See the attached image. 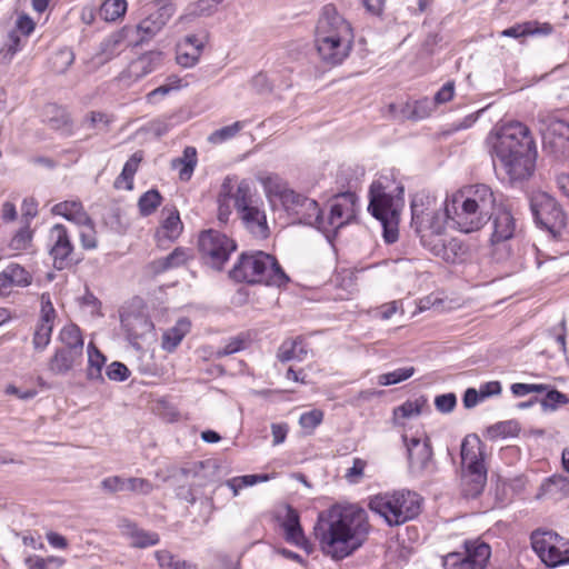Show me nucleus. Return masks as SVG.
Segmentation results:
<instances>
[{
    "mask_svg": "<svg viewBox=\"0 0 569 569\" xmlns=\"http://www.w3.org/2000/svg\"><path fill=\"white\" fill-rule=\"evenodd\" d=\"M369 531L368 515L357 505H333L319 513L313 527L320 550L333 560H342L362 547Z\"/></svg>",
    "mask_w": 569,
    "mask_h": 569,
    "instance_id": "1",
    "label": "nucleus"
},
{
    "mask_svg": "<svg viewBox=\"0 0 569 569\" xmlns=\"http://www.w3.org/2000/svg\"><path fill=\"white\" fill-rule=\"evenodd\" d=\"M496 197L487 184L478 183L463 187L446 199L449 222L461 232L480 230L492 216Z\"/></svg>",
    "mask_w": 569,
    "mask_h": 569,
    "instance_id": "2",
    "label": "nucleus"
},
{
    "mask_svg": "<svg viewBox=\"0 0 569 569\" xmlns=\"http://www.w3.org/2000/svg\"><path fill=\"white\" fill-rule=\"evenodd\" d=\"M351 24L333 4H326L315 29V47L321 61L329 66L342 63L353 44Z\"/></svg>",
    "mask_w": 569,
    "mask_h": 569,
    "instance_id": "3",
    "label": "nucleus"
},
{
    "mask_svg": "<svg viewBox=\"0 0 569 569\" xmlns=\"http://www.w3.org/2000/svg\"><path fill=\"white\" fill-rule=\"evenodd\" d=\"M264 193L272 204L281 203L289 216L299 223L316 227L320 221V208L316 200L289 189L286 182L278 176L268 174L259 178Z\"/></svg>",
    "mask_w": 569,
    "mask_h": 569,
    "instance_id": "4",
    "label": "nucleus"
},
{
    "mask_svg": "<svg viewBox=\"0 0 569 569\" xmlns=\"http://www.w3.org/2000/svg\"><path fill=\"white\" fill-rule=\"evenodd\" d=\"M230 277L239 282L276 287H281L289 281L276 258L263 251L241 253L230 271Z\"/></svg>",
    "mask_w": 569,
    "mask_h": 569,
    "instance_id": "5",
    "label": "nucleus"
},
{
    "mask_svg": "<svg viewBox=\"0 0 569 569\" xmlns=\"http://www.w3.org/2000/svg\"><path fill=\"white\" fill-rule=\"evenodd\" d=\"M421 503L418 493L402 489L371 497L369 508L392 527L416 518L421 511Z\"/></svg>",
    "mask_w": 569,
    "mask_h": 569,
    "instance_id": "6",
    "label": "nucleus"
},
{
    "mask_svg": "<svg viewBox=\"0 0 569 569\" xmlns=\"http://www.w3.org/2000/svg\"><path fill=\"white\" fill-rule=\"evenodd\" d=\"M403 187L388 178H380L370 187L368 210L377 220L399 218L405 206Z\"/></svg>",
    "mask_w": 569,
    "mask_h": 569,
    "instance_id": "7",
    "label": "nucleus"
},
{
    "mask_svg": "<svg viewBox=\"0 0 569 569\" xmlns=\"http://www.w3.org/2000/svg\"><path fill=\"white\" fill-rule=\"evenodd\" d=\"M234 207L244 229L257 239H266L270 234L263 204L250 194L249 184L241 181L233 194Z\"/></svg>",
    "mask_w": 569,
    "mask_h": 569,
    "instance_id": "8",
    "label": "nucleus"
},
{
    "mask_svg": "<svg viewBox=\"0 0 569 569\" xmlns=\"http://www.w3.org/2000/svg\"><path fill=\"white\" fill-rule=\"evenodd\" d=\"M493 154L511 180L529 178L537 159L535 144H493Z\"/></svg>",
    "mask_w": 569,
    "mask_h": 569,
    "instance_id": "9",
    "label": "nucleus"
},
{
    "mask_svg": "<svg viewBox=\"0 0 569 569\" xmlns=\"http://www.w3.org/2000/svg\"><path fill=\"white\" fill-rule=\"evenodd\" d=\"M411 226L418 234L431 230H445L449 221L443 204L427 194H416L411 202Z\"/></svg>",
    "mask_w": 569,
    "mask_h": 569,
    "instance_id": "10",
    "label": "nucleus"
},
{
    "mask_svg": "<svg viewBox=\"0 0 569 569\" xmlns=\"http://www.w3.org/2000/svg\"><path fill=\"white\" fill-rule=\"evenodd\" d=\"M530 208L537 224L548 230L553 238L562 236L567 217L551 196L542 191L532 193Z\"/></svg>",
    "mask_w": 569,
    "mask_h": 569,
    "instance_id": "11",
    "label": "nucleus"
},
{
    "mask_svg": "<svg viewBox=\"0 0 569 569\" xmlns=\"http://www.w3.org/2000/svg\"><path fill=\"white\" fill-rule=\"evenodd\" d=\"M536 555L548 567L569 563V540L553 531L537 530L531 533Z\"/></svg>",
    "mask_w": 569,
    "mask_h": 569,
    "instance_id": "12",
    "label": "nucleus"
},
{
    "mask_svg": "<svg viewBox=\"0 0 569 569\" xmlns=\"http://www.w3.org/2000/svg\"><path fill=\"white\" fill-rule=\"evenodd\" d=\"M198 247L203 262L216 270L223 268L237 248L231 238L213 229L200 233Z\"/></svg>",
    "mask_w": 569,
    "mask_h": 569,
    "instance_id": "13",
    "label": "nucleus"
},
{
    "mask_svg": "<svg viewBox=\"0 0 569 569\" xmlns=\"http://www.w3.org/2000/svg\"><path fill=\"white\" fill-rule=\"evenodd\" d=\"M358 198L356 193L347 191L336 194L330 200V209L325 219L320 213L318 230L322 231L328 238L330 233L350 223L357 212Z\"/></svg>",
    "mask_w": 569,
    "mask_h": 569,
    "instance_id": "14",
    "label": "nucleus"
},
{
    "mask_svg": "<svg viewBox=\"0 0 569 569\" xmlns=\"http://www.w3.org/2000/svg\"><path fill=\"white\" fill-rule=\"evenodd\" d=\"M407 449L409 471L416 477L431 473L435 470L432 449L429 438L425 433L402 435Z\"/></svg>",
    "mask_w": 569,
    "mask_h": 569,
    "instance_id": "15",
    "label": "nucleus"
},
{
    "mask_svg": "<svg viewBox=\"0 0 569 569\" xmlns=\"http://www.w3.org/2000/svg\"><path fill=\"white\" fill-rule=\"evenodd\" d=\"M492 234L490 237L491 253L497 261L506 260L511 254V248L508 243L516 233V219L508 209H498L492 212Z\"/></svg>",
    "mask_w": 569,
    "mask_h": 569,
    "instance_id": "16",
    "label": "nucleus"
},
{
    "mask_svg": "<svg viewBox=\"0 0 569 569\" xmlns=\"http://www.w3.org/2000/svg\"><path fill=\"white\" fill-rule=\"evenodd\" d=\"M465 550L443 557L445 569H485L490 558V547L478 540L466 541Z\"/></svg>",
    "mask_w": 569,
    "mask_h": 569,
    "instance_id": "17",
    "label": "nucleus"
},
{
    "mask_svg": "<svg viewBox=\"0 0 569 569\" xmlns=\"http://www.w3.org/2000/svg\"><path fill=\"white\" fill-rule=\"evenodd\" d=\"M422 246L433 256L446 262L455 263L462 256L460 240L445 234V230H431L419 234Z\"/></svg>",
    "mask_w": 569,
    "mask_h": 569,
    "instance_id": "18",
    "label": "nucleus"
},
{
    "mask_svg": "<svg viewBox=\"0 0 569 569\" xmlns=\"http://www.w3.org/2000/svg\"><path fill=\"white\" fill-rule=\"evenodd\" d=\"M49 254L52 258L53 267L63 270L70 264V256L73 244L67 228L63 224H54L49 232Z\"/></svg>",
    "mask_w": 569,
    "mask_h": 569,
    "instance_id": "19",
    "label": "nucleus"
},
{
    "mask_svg": "<svg viewBox=\"0 0 569 569\" xmlns=\"http://www.w3.org/2000/svg\"><path fill=\"white\" fill-rule=\"evenodd\" d=\"M163 60V52L150 50L133 59L119 74V80L131 84L158 69Z\"/></svg>",
    "mask_w": 569,
    "mask_h": 569,
    "instance_id": "20",
    "label": "nucleus"
},
{
    "mask_svg": "<svg viewBox=\"0 0 569 569\" xmlns=\"http://www.w3.org/2000/svg\"><path fill=\"white\" fill-rule=\"evenodd\" d=\"M173 14L174 8L166 4L142 19L134 29H131L139 37L137 44L153 39L167 26Z\"/></svg>",
    "mask_w": 569,
    "mask_h": 569,
    "instance_id": "21",
    "label": "nucleus"
},
{
    "mask_svg": "<svg viewBox=\"0 0 569 569\" xmlns=\"http://www.w3.org/2000/svg\"><path fill=\"white\" fill-rule=\"evenodd\" d=\"M485 445L476 435L467 436L461 443L462 469H486Z\"/></svg>",
    "mask_w": 569,
    "mask_h": 569,
    "instance_id": "22",
    "label": "nucleus"
},
{
    "mask_svg": "<svg viewBox=\"0 0 569 569\" xmlns=\"http://www.w3.org/2000/svg\"><path fill=\"white\" fill-rule=\"evenodd\" d=\"M118 528L123 537L130 540L133 548H147L156 546L159 541V535L152 531H146L129 519H121Z\"/></svg>",
    "mask_w": 569,
    "mask_h": 569,
    "instance_id": "23",
    "label": "nucleus"
},
{
    "mask_svg": "<svg viewBox=\"0 0 569 569\" xmlns=\"http://www.w3.org/2000/svg\"><path fill=\"white\" fill-rule=\"evenodd\" d=\"M436 109L435 101L429 98H422L413 102L407 103L399 110L395 104L389 106V111L397 119L422 120L428 118Z\"/></svg>",
    "mask_w": 569,
    "mask_h": 569,
    "instance_id": "24",
    "label": "nucleus"
},
{
    "mask_svg": "<svg viewBox=\"0 0 569 569\" xmlns=\"http://www.w3.org/2000/svg\"><path fill=\"white\" fill-rule=\"evenodd\" d=\"M121 325L130 340H139L151 335L152 321L143 313H126L121 316Z\"/></svg>",
    "mask_w": 569,
    "mask_h": 569,
    "instance_id": "25",
    "label": "nucleus"
},
{
    "mask_svg": "<svg viewBox=\"0 0 569 569\" xmlns=\"http://www.w3.org/2000/svg\"><path fill=\"white\" fill-rule=\"evenodd\" d=\"M487 482L486 469H462L461 491L467 498H476L482 491Z\"/></svg>",
    "mask_w": 569,
    "mask_h": 569,
    "instance_id": "26",
    "label": "nucleus"
},
{
    "mask_svg": "<svg viewBox=\"0 0 569 569\" xmlns=\"http://www.w3.org/2000/svg\"><path fill=\"white\" fill-rule=\"evenodd\" d=\"M542 142H556L557 140L569 142V122L548 117L540 121Z\"/></svg>",
    "mask_w": 569,
    "mask_h": 569,
    "instance_id": "27",
    "label": "nucleus"
},
{
    "mask_svg": "<svg viewBox=\"0 0 569 569\" xmlns=\"http://www.w3.org/2000/svg\"><path fill=\"white\" fill-rule=\"evenodd\" d=\"M82 356L77 351H69L66 348H58L48 362V369L51 373L62 376L80 365Z\"/></svg>",
    "mask_w": 569,
    "mask_h": 569,
    "instance_id": "28",
    "label": "nucleus"
},
{
    "mask_svg": "<svg viewBox=\"0 0 569 569\" xmlns=\"http://www.w3.org/2000/svg\"><path fill=\"white\" fill-rule=\"evenodd\" d=\"M569 496V479L565 476L553 475L548 478L539 489L538 498L560 500Z\"/></svg>",
    "mask_w": 569,
    "mask_h": 569,
    "instance_id": "29",
    "label": "nucleus"
},
{
    "mask_svg": "<svg viewBox=\"0 0 569 569\" xmlns=\"http://www.w3.org/2000/svg\"><path fill=\"white\" fill-rule=\"evenodd\" d=\"M286 540L297 546L303 547L306 539L299 522L298 512L291 507L286 508V513L281 522Z\"/></svg>",
    "mask_w": 569,
    "mask_h": 569,
    "instance_id": "30",
    "label": "nucleus"
},
{
    "mask_svg": "<svg viewBox=\"0 0 569 569\" xmlns=\"http://www.w3.org/2000/svg\"><path fill=\"white\" fill-rule=\"evenodd\" d=\"M51 211L53 214L61 216L77 226L89 221V216L84 211L81 202L76 200L59 202L52 207Z\"/></svg>",
    "mask_w": 569,
    "mask_h": 569,
    "instance_id": "31",
    "label": "nucleus"
},
{
    "mask_svg": "<svg viewBox=\"0 0 569 569\" xmlns=\"http://www.w3.org/2000/svg\"><path fill=\"white\" fill-rule=\"evenodd\" d=\"M197 163V149L188 146L184 148L181 157L172 159L171 167L178 170L180 180L189 181L193 174Z\"/></svg>",
    "mask_w": 569,
    "mask_h": 569,
    "instance_id": "32",
    "label": "nucleus"
},
{
    "mask_svg": "<svg viewBox=\"0 0 569 569\" xmlns=\"http://www.w3.org/2000/svg\"><path fill=\"white\" fill-rule=\"evenodd\" d=\"M191 323L187 318L179 319L176 325L163 332L162 348L172 352L190 331Z\"/></svg>",
    "mask_w": 569,
    "mask_h": 569,
    "instance_id": "33",
    "label": "nucleus"
},
{
    "mask_svg": "<svg viewBox=\"0 0 569 569\" xmlns=\"http://www.w3.org/2000/svg\"><path fill=\"white\" fill-rule=\"evenodd\" d=\"M529 128L519 121H511L500 126L496 131V137L501 142H521L529 138Z\"/></svg>",
    "mask_w": 569,
    "mask_h": 569,
    "instance_id": "34",
    "label": "nucleus"
},
{
    "mask_svg": "<svg viewBox=\"0 0 569 569\" xmlns=\"http://www.w3.org/2000/svg\"><path fill=\"white\" fill-rule=\"evenodd\" d=\"M552 32V27L549 23H542L539 24L537 21H527L520 24L512 26L508 29H505L501 32V36L503 37H511V38H520L525 36H532V34H550Z\"/></svg>",
    "mask_w": 569,
    "mask_h": 569,
    "instance_id": "35",
    "label": "nucleus"
},
{
    "mask_svg": "<svg viewBox=\"0 0 569 569\" xmlns=\"http://www.w3.org/2000/svg\"><path fill=\"white\" fill-rule=\"evenodd\" d=\"M308 353L306 343L301 338L284 340L278 351L280 361L298 360L301 361Z\"/></svg>",
    "mask_w": 569,
    "mask_h": 569,
    "instance_id": "36",
    "label": "nucleus"
},
{
    "mask_svg": "<svg viewBox=\"0 0 569 569\" xmlns=\"http://www.w3.org/2000/svg\"><path fill=\"white\" fill-rule=\"evenodd\" d=\"M130 32H132L131 28L126 27L117 32L111 33L103 40L101 43V52L104 56V60H110L121 52L122 44L129 37Z\"/></svg>",
    "mask_w": 569,
    "mask_h": 569,
    "instance_id": "37",
    "label": "nucleus"
},
{
    "mask_svg": "<svg viewBox=\"0 0 569 569\" xmlns=\"http://www.w3.org/2000/svg\"><path fill=\"white\" fill-rule=\"evenodd\" d=\"M142 158V152H136L129 158L124 163L122 172L114 181V187L117 189L131 190L133 188V176L137 172Z\"/></svg>",
    "mask_w": 569,
    "mask_h": 569,
    "instance_id": "38",
    "label": "nucleus"
},
{
    "mask_svg": "<svg viewBox=\"0 0 569 569\" xmlns=\"http://www.w3.org/2000/svg\"><path fill=\"white\" fill-rule=\"evenodd\" d=\"M106 357L99 351L93 342L88 345V368L87 378L93 381H103L102 369L106 365Z\"/></svg>",
    "mask_w": 569,
    "mask_h": 569,
    "instance_id": "39",
    "label": "nucleus"
},
{
    "mask_svg": "<svg viewBox=\"0 0 569 569\" xmlns=\"http://www.w3.org/2000/svg\"><path fill=\"white\" fill-rule=\"evenodd\" d=\"M59 340L69 351H77L78 355L82 356L83 339L80 329L74 325L64 326L59 335Z\"/></svg>",
    "mask_w": 569,
    "mask_h": 569,
    "instance_id": "40",
    "label": "nucleus"
},
{
    "mask_svg": "<svg viewBox=\"0 0 569 569\" xmlns=\"http://www.w3.org/2000/svg\"><path fill=\"white\" fill-rule=\"evenodd\" d=\"M269 479L270 477L268 475H246L230 478L226 480L223 485L232 491L233 497H237L242 489L266 482Z\"/></svg>",
    "mask_w": 569,
    "mask_h": 569,
    "instance_id": "41",
    "label": "nucleus"
},
{
    "mask_svg": "<svg viewBox=\"0 0 569 569\" xmlns=\"http://www.w3.org/2000/svg\"><path fill=\"white\" fill-rule=\"evenodd\" d=\"M126 0H106L100 8V16L106 21H116L127 11Z\"/></svg>",
    "mask_w": 569,
    "mask_h": 569,
    "instance_id": "42",
    "label": "nucleus"
},
{
    "mask_svg": "<svg viewBox=\"0 0 569 569\" xmlns=\"http://www.w3.org/2000/svg\"><path fill=\"white\" fill-rule=\"evenodd\" d=\"M24 563L28 569H60L64 560L56 556L40 557L29 556L26 558Z\"/></svg>",
    "mask_w": 569,
    "mask_h": 569,
    "instance_id": "43",
    "label": "nucleus"
},
{
    "mask_svg": "<svg viewBox=\"0 0 569 569\" xmlns=\"http://www.w3.org/2000/svg\"><path fill=\"white\" fill-rule=\"evenodd\" d=\"M182 229L183 226L180 220L179 212L177 210H171L161 226L163 236L169 240H174L180 236Z\"/></svg>",
    "mask_w": 569,
    "mask_h": 569,
    "instance_id": "44",
    "label": "nucleus"
},
{
    "mask_svg": "<svg viewBox=\"0 0 569 569\" xmlns=\"http://www.w3.org/2000/svg\"><path fill=\"white\" fill-rule=\"evenodd\" d=\"M415 371L413 367L398 368L393 371L380 375L378 377V383L383 387L400 383L411 378Z\"/></svg>",
    "mask_w": 569,
    "mask_h": 569,
    "instance_id": "45",
    "label": "nucleus"
},
{
    "mask_svg": "<svg viewBox=\"0 0 569 569\" xmlns=\"http://www.w3.org/2000/svg\"><path fill=\"white\" fill-rule=\"evenodd\" d=\"M162 200L161 194L158 190L151 189L144 192L138 202L139 210L142 216H149L156 211V209L160 206Z\"/></svg>",
    "mask_w": 569,
    "mask_h": 569,
    "instance_id": "46",
    "label": "nucleus"
},
{
    "mask_svg": "<svg viewBox=\"0 0 569 569\" xmlns=\"http://www.w3.org/2000/svg\"><path fill=\"white\" fill-rule=\"evenodd\" d=\"M73 60L74 54L70 49H61L51 57V69L56 73H63L73 63Z\"/></svg>",
    "mask_w": 569,
    "mask_h": 569,
    "instance_id": "47",
    "label": "nucleus"
},
{
    "mask_svg": "<svg viewBox=\"0 0 569 569\" xmlns=\"http://www.w3.org/2000/svg\"><path fill=\"white\" fill-rule=\"evenodd\" d=\"M53 323L39 321L33 335V347L38 350H44L50 343Z\"/></svg>",
    "mask_w": 569,
    "mask_h": 569,
    "instance_id": "48",
    "label": "nucleus"
},
{
    "mask_svg": "<svg viewBox=\"0 0 569 569\" xmlns=\"http://www.w3.org/2000/svg\"><path fill=\"white\" fill-rule=\"evenodd\" d=\"M246 124L247 122L244 121H236L232 124L220 128L209 136V142L234 139L237 134L246 127Z\"/></svg>",
    "mask_w": 569,
    "mask_h": 569,
    "instance_id": "49",
    "label": "nucleus"
},
{
    "mask_svg": "<svg viewBox=\"0 0 569 569\" xmlns=\"http://www.w3.org/2000/svg\"><path fill=\"white\" fill-rule=\"evenodd\" d=\"M154 556L161 569H194L187 561L176 560L169 551L159 550L156 551Z\"/></svg>",
    "mask_w": 569,
    "mask_h": 569,
    "instance_id": "50",
    "label": "nucleus"
},
{
    "mask_svg": "<svg viewBox=\"0 0 569 569\" xmlns=\"http://www.w3.org/2000/svg\"><path fill=\"white\" fill-rule=\"evenodd\" d=\"M202 54L201 50L191 49H179L176 48V62L182 68H193L200 61Z\"/></svg>",
    "mask_w": 569,
    "mask_h": 569,
    "instance_id": "51",
    "label": "nucleus"
},
{
    "mask_svg": "<svg viewBox=\"0 0 569 569\" xmlns=\"http://www.w3.org/2000/svg\"><path fill=\"white\" fill-rule=\"evenodd\" d=\"M80 228V241L84 249L90 250L97 248V232L93 226V221L89 217V221L82 224H78Z\"/></svg>",
    "mask_w": 569,
    "mask_h": 569,
    "instance_id": "52",
    "label": "nucleus"
},
{
    "mask_svg": "<svg viewBox=\"0 0 569 569\" xmlns=\"http://www.w3.org/2000/svg\"><path fill=\"white\" fill-rule=\"evenodd\" d=\"M112 121L111 116L101 111H91L84 120V126L89 129L106 131Z\"/></svg>",
    "mask_w": 569,
    "mask_h": 569,
    "instance_id": "53",
    "label": "nucleus"
},
{
    "mask_svg": "<svg viewBox=\"0 0 569 569\" xmlns=\"http://www.w3.org/2000/svg\"><path fill=\"white\" fill-rule=\"evenodd\" d=\"M519 432V427L515 421H502L488 428V435L491 438L513 437Z\"/></svg>",
    "mask_w": 569,
    "mask_h": 569,
    "instance_id": "54",
    "label": "nucleus"
},
{
    "mask_svg": "<svg viewBox=\"0 0 569 569\" xmlns=\"http://www.w3.org/2000/svg\"><path fill=\"white\" fill-rule=\"evenodd\" d=\"M425 405L423 400H408L401 406L395 409V416L402 418H412L417 417L421 413L422 406Z\"/></svg>",
    "mask_w": 569,
    "mask_h": 569,
    "instance_id": "55",
    "label": "nucleus"
},
{
    "mask_svg": "<svg viewBox=\"0 0 569 569\" xmlns=\"http://www.w3.org/2000/svg\"><path fill=\"white\" fill-rule=\"evenodd\" d=\"M223 0H198L189 3L197 17H209L213 14Z\"/></svg>",
    "mask_w": 569,
    "mask_h": 569,
    "instance_id": "56",
    "label": "nucleus"
},
{
    "mask_svg": "<svg viewBox=\"0 0 569 569\" xmlns=\"http://www.w3.org/2000/svg\"><path fill=\"white\" fill-rule=\"evenodd\" d=\"M367 461L361 458H353L352 466L347 469L345 478L349 483H359L365 475Z\"/></svg>",
    "mask_w": 569,
    "mask_h": 569,
    "instance_id": "57",
    "label": "nucleus"
},
{
    "mask_svg": "<svg viewBox=\"0 0 569 569\" xmlns=\"http://www.w3.org/2000/svg\"><path fill=\"white\" fill-rule=\"evenodd\" d=\"M323 420V412L319 409H313L300 416L299 423L301 428L313 431Z\"/></svg>",
    "mask_w": 569,
    "mask_h": 569,
    "instance_id": "58",
    "label": "nucleus"
},
{
    "mask_svg": "<svg viewBox=\"0 0 569 569\" xmlns=\"http://www.w3.org/2000/svg\"><path fill=\"white\" fill-rule=\"evenodd\" d=\"M11 282L14 286H28L30 283L29 273L19 264H9L6 269Z\"/></svg>",
    "mask_w": 569,
    "mask_h": 569,
    "instance_id": "59",
    "label": "nucleus"
},
{
    "mask_svg": "<svg viewBox=\"0 0 569 569\" xmlns=\"http://www.w3.org/2000/svg\"><path fill=\"white\" fill-rule=\"evenodd\" d=\"M106 375L112 381H124L130 371L122 362L113 361L107 367Z\"/></svg>",
    "mask_w": 569,
    "mask_h": 569,
    "instance_id": "60",
    "label": "nucleus"
},
{
    "mask_svg": "<svg viewBox=\"0 0 569 569\" xmlns=\"http://www.w3.org/2000/svg\"><path fill=\"white\" fill-rule=\"evenodd\" d=\"M40 301H41V316H40L39 321L54 323L56 310L53 308L50 295L42 293L40 297Z\"/></svg>",
    "mask_w": 569,
    "mask_h": 569,
    "instance_id": "61",
    "label": "nucleus"
},
{
    "mask_svg": "<svg viewBox=\"0 0 569 569\" xmlns=\"http://www.w3.org/2000/svg\"><path fill=\"white\" fill-rule=\"evenodd\" d=\"M190 254L187 249L177 248L174 249L164 260V268L179 267L187 262Z\"/></svg>",
    "mask_w": 569,
    "mask_h": 569,
    "instance_id": "62",
    "label": "nucleus"
},
{
    "mask_svg": "<svg viewBox=\"0 0 569 569\" xmlns=\"http://www.w3.org/2000/svg\"><path fill=\"white\" fill-rule=\"evenodd\" d=\"M457 403V398L455 393H445L436 397L435 399V406L438 411L442 413L451 412Z\"/></svg>",
    "mask_w": 569,
    "mask_h": 569,
    "instance_id": "63",
    "label": "nucleus"
},
{
    "mask_svg": "<svg viewBox=\"0 0 569 569\" xmlns=\"http://www.w3.org/2000/svg\"><path fill=\"white\" fill-rule=\"evenodd\" d=\"M127 490L149 495L153 490V486L143 478H129L127 479Z\"/></svg>",
    "mask_w": 569,
    "mask_h": 569,
    "instance_id": "64",
    "label": "nucleus"
}]
</instances>
